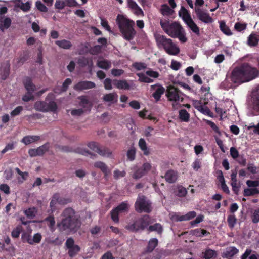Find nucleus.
I'll list each match as a JSON object with an SVG mask.
<instances>
[{"label":"nucleus","instance_id":"29","mask_svg":"<svg viewBox=\"0 0 259 259\" xmlns=\"http://www.w3.org/2000/svg\"><path fill=\"white\" fill-rule=\"evenodd\" d=\"M138 145L140 149L143 152L144 155L147 156L150 154L149 149L147 147V143L144 139H140Z\"/></svg>","mask_w":259,"mask_h":259},{"label":"nucleus","instance_id":"7","mask_svg":"<svg viewBox=\"0 0 259 259\" xmlns=\"http://www.w3.org/2000/svg\"><path fill=\"white\" fill-rule=\"evenodd\" d=\"M50 95H52V94H49L45 101H38L35 103L34 107L36 111L42 112H55L57 111L58 107L54 101H50L49 102H47L48 98Z\"/></svg>","mask_w":259,"mask_h":259},{"label":"nucleus","instance_id":"40","mask_svg":"<svg viewBox=\"0 0 259 259\" xmlns=\"http://www.w3.org/2000/svg\"><path fill=\"white\" fill-rule=\"evenodd\" d=\"M210 233L207 230L201 228L196 229L193 231V235L198 237L206 236L208 235H210Z\"/></svg>","mask_w":259,"mask_h":259},{"label":"nucleus","instance_id":"51","mask_svg":"<svg viewBox=\"0 0 259 259\" xmlns=\"http://www.w3.org/2000/svg\"><path fill=\"white\" fill-rule=\"evenodd\" d=\"M76 152L77 153H78L80 154L88 156L89 155H91V157L93 158V156H96V154H92L88 150H87L85 149H82L81 148H78L76 149Z\"/></svg>","mask_w":259,"mask_h":259},{"label":"nucleus","instance_id":"22","mask_svg":"<svg viewBox=\"0 0 259 259\" xmlns=\"http://www.w3.org/2000/svg\"><path fill=\"white\" fill-rule=\"evenodd\" d=\"M164 178L168 183H175L177 179V173L173 170H169L165 173Z\"/></svg>","mask_w":259,"mask_h":259},{"label":"nucleus","instance_id":"20","mask_svg":"<svg viewBox=\"0 0 259 259\" xmlns=\"http://www.w3.org/2000/svg\"><path fill=\"white\" fill-rule=\"evenodd\" d=\"M239 252V250L234 246H231L226 249L223 253L222 256L225 258H231Z\"/></svg>","mask_w":259,"mask_h":259},{"label":"nucleus","instance_id":"2","mask_svg":"<svg viewBox=\"0 0 259 259\" xmlns=\"http://www.w3.org/2000/svg\"><path fill=\"white\" fill-rule=\"evenodd\" d=\"M62 219L57 226L61 231L76 232L81 226V222L75 215V210L71 207L65 208L62 212Z\"/></svg>","mask_w":259,"mask_h":259},{"label":"nucleus","instance_id":"34","mask_svg":"<svg viewBox=\"0 0 259 259\" xmlns=\"http://www.w3.org/2000/svg\"><path fill=\"white\" fill-rule=\"evenodd\" d=\"M196 103L199 104L200 105L196 106V108L202 112L203 114H206V115H209L210 113V109L206 106L203 105L201 101H195V104L196 105Z\"/></svg>","mask_w":259,"mask_h":259},{"label":"nucleus","instance_id":"47","mask_svg":"<svg viewBox=\"0 0 259 259\" xmlns=\"http://www.w3.org/2000/svg\"><path fill=\"white\" fill-rule=\"evenodd\" d=\"M59 199V194L55 193L53 195L52 200L50 203V206L52 210H55L56 204L58 203V200Z\"/></svg>","mask_w":259,"mask_h":259},{"label":"nucleus","instance_id":"53","mask_svg":"<svg viewBox=\"0 0 259 259\" xmlns=\"http://www.w3.org/2000/svg\"><path fill=\"white\" fill-rule=\"evenodd\" d=\"M42 239V236L39 233H36L33 235V237L32 238H31V242L32 244L31 245H33L34 244H38L39 243L41 240Z\"/></svg>","mask_w":259,"mask_h":259},{"label":"nucleus","instance_id":"10","mask_svg":"<svg viewBox=\"0 0 259 259\" xmlns=\"http://www.w3.org/2000/svg\"><path fill=\"white\" fill-rule=\"evenodd\" d=\"M250 105L252 116L259 115V85L255 87L251 92Z\"/></svg>","mask_w":259,"mask_h":259},{"label":"nucleus","instance_id":"24","mask_svg":"<svg viewBox=\"0 0 259 259\" xmlns=\"http://www.w3.org/2000/svg\"><path fill=\"white\" fill-rule=\"evenodd\" d=\"M40 139V137L39 136H24L23 139L21 140V142L25 144L26 145H28L32 143L37 142Z\"/></svg>","mask_w":259,"mask_h":259},{"label":"nucleus","instance_id":"63","mask_svg":"<svg viewBox=\"0 0 259 259\" xmlns=\"http://www.w3.org/2000/svg\"><path fill=\"white\" fill-rule=\"evenodd\" d=\"M126 175L125 171H119L118 169H116L114 171V178L115 179H118L120 177H124Z\"/></svg>","mask_w":259,"mask_h":259},{"label":"nucleus","instance_id":"50","mask_svg":"<svg viewBox=\"0 0 259 259\" xmlns=\"http://www.w3.org/2000/svg\"><path fill=\"white\" fill-rule=\"evenodd\" d=\"M251 218L252 222L256 224L259 222V208L255 209L252 212Z\"/></svg>","mask_w":259,"mask_h":259},{"label":"nucleus","instance_id":"3","mask_svg":"<svg viewBox=\"0 0 259 259\" xmlns=\"http://www.w3.org/2000/svg\"><path fill=\"white\" fill-rule=\"evenodd\" d=\"M160 24L163 30L172 38H178L181 42H186L188 39L185 30L180 23L175 21L170 23L168 20H161Z\"/></svg>","mask_w":259,"mask_h":259},{"label":"nucleus","instance_id":"42","mask_svg":"<svg viewBox=\"0 0 259 259\" xmlns=\"http://www.w3.org/2000/svg\"><path fill=\"white\" fill-rule=\"evenodd\" d=\"M259 194V190L256 188H246L243 191L244 196H250Z\"/></svg>","mask_w":259,"mask_h":259},{"label":"nucleus","instance_id":"18","mask_svg":"<svg viewBox=\"0 0 259 259\" xmlns=\"http://www.w3.org/2000/svg\"><path fill=\"white\" fill-rule=\"evenodd\" d=\"M128 7L132 10L134 11V13L137 15H144V13L142 9L137 5L134 0H127Z\"/></svg>","mask_w":259,"mask_h":259},{"label":"nucleus","instance_id":"1","mask_svg":"<svg viewBox=\"0 0 259 259\" xmlns=\"http://www.w3.org/2000/svg\"><path fill=\"white\" fill-rule=\"evenodd\" d=\"M258 70L248 63H243L234 68L231 72L230 79L235 83L249 81L256 77Z\"/></svg>","mask_w":259,"mask_h":259},{"label":"nucleus","instance_id":"28","mask_svg":"<svg viewBox=\"0 0 259 259\" xmlns=\"http://www.w3.org/2000/svg\"><path fill=\"white\" fill-rule=\"evenodd\" d=\"M179 15L180 17H182L184 22L192 18L188 11L183 6L181 7L179 12Z\"/></svg>","mask_w":259,"mask_h":259},{"label":"nucleus","instance_id":"15","mask_svg":"<svg viewBox=\"0 0 259 259\" xmlns=\"http://www.w3.org/2000/svg\"><path fill=\"white\" fill-rule=\"evenodd\" d=\"M96 84L94 82L91 81H80L75 84L73 89L77 91H81L85 90L94 88Z\"/></svg>","mask_w":259,"mask_h":259},{"label":"nucleus","instance_id":"54","mask_svg":"<svg viewBox=\"0 0 259 259\" xmlns=\"http://www.w3.org/2000/svg\"><path fill=\"white\" fill-rule=\"evenodd\" d=\"M136 149L134 147L131 148L127 152V156L128 159L133 161L135 159Z\"/></svg>","mask_w":259,"mask_h":259},{"label":"nucleus","instance_id":"57","mask_svg":"<svg viewBox=\"0 0 259 259\" xmlns=\"http://www.w3.org/2000/svg\"><path fill=\"white\" fill-rule=\"evenodd\" d=\"M187 191L186 189L180 186L178 188V191L177 192V195L180 197H183L187 194Z\"/></svg>","mask_w":259,"mask_h":259},{"label":"nucleus","instance_id":"58","mask_svg":"<svg viewBox=\"0 0 259 259\" xmlns=\"http://www.w3.org/2000/svg\"><path fill=\"white\" fill-rule=\"evenodd\" d=\"M206 123L207 125H209L211 128L217 134H220V132L219 129V127L217 126V125L212 121L210 120H206Z\"/></svg>","mask_w":259,"mask_h":259},{"label":"nucleus","instance_id":"17","mask_svg":"<svg viewBox=\"0 0 259 259\" xmlns=\"http://www.w3.org/2000/svg\"><path fill=\"white\" fill-rule=\"evenodd\" d=\"M113 84L116 88L119 90H128L131 89V85L125 79L113 80Z\"/></svg>","mask_w":259,"mask_h":259},{"label":"nucleus","instance_id":"6","mask_svg":"<svg viewBox=\"0 0 259 259\" xmlns=\"http://www.w3.org/2000/svg\"><path fill=\"white\" fill-rule=\"evenodd\" d=\"M149 215L145 214L135 220L132 224L126 225L125 228L132 232L144 230L153 221Z\"/></svg>","mask_w":259,"mask_h":259},{"label":"nucleus","instance_id":"41","mask_svg":"<svg viewBox=\"0 0 259 259\" xmlns=\"http://www.w3.org/2000/svg\"><path fill=\"white\" fill-rule=\"evenodd\" d=\"M160 12L163 16H169L172 14L174 11L167 4H163L161 5Z\"/></svg>","mask_w":259,"mask_h":259},{"label":"nucleus","instance_id":"33","mask_svg":"<svg viewBox=\"0 0 259 259\" xmlns=\"http://www.w3.org/2000/svg\"><path fill=\"white\" fill-rule=\"evenodd\" d=\"M97 65L101 69L108 70L111 67V62L107 60L103 59L98 61Z\"/></svg>","mask_w":259,"mask_h":259},{"label":"nucleus","instance_id":"62","mask_svg":"<svg viewBox=\"0 0 259 259\" xmlns=\"http://www.w3.org/2000/svg\"><path fill=\"white\" fill-rule=\"evenodd\" d=\"M36 208L35 207L29 208L25 211V214L29 217H33L35 215Z\"/></svg>","mask_w":259,"mask_h":259},{"label":"nucleus","instance_id":"19","mask_svg":"<svg viewBox=\"0 0 259 259\" xmlns=\"http://www.w3.org/2000/svg\"><path fill=\"white\" fill-rule=\"evenodd\" d=\"M191 30L197 36H200V28L193 21L192 18L185 22Z\"/></svg>","mask_w":259,"mask_h":259},{"label":"nucleus","instance_id":"9","mask_svg":"<svg viewBox=\"0 0 259 259\" xmlns=\"http://www.w3.org/2000/svg\"><path fill=\"white\" fill-rule=\"evenodd\" d=\"M130 205L126 201L119 204L117 207L114 208L110 211L111 218L115 223L119 222V215L121 213H127L130 209Z\"/></svg>","mask_w":259,"mask_h":259},{"label":"nucleus","instance_id":"59","mask_svg":"<svg viewBox=\"0 0 259 259\" xmlns=\"http://www.w3.org/2000/svg\"><path fill=\"white\" fill-rule=\"evenodd\" d=\"M112 82L113 83V81L110 78H106L104 81L105 89L107 90H111L112 89Z\"/></svg>","mask_w":259,"mask_h":259},{"label":"nucleus","instance_id":"56","mask_svg":"<svg viewBox=\"0 0 259 259\" xmlns=\"http://www.w3.org/2000/svg\"><path fill=\"white\" fill-rule=\"evenodd\" d=\"M21 239L23 242H27L28 244H32L31 236L26 233H24L21 236Z\"/></svg>","mask_w":259,"mask_h":259},{"label":"nucleus","instance_id":"11","mask_svg":"<svg viewBox=\"0 0 259 259\" xmlns=\"http://www.w3.org/2000/svg\"><path fill=\"white\" fill-rule=\"evenodd\" d=\"M183 94L179 89L174 86H169L167 89L166 96L169 101H182L183 98Z\"/></svg>","mask_w":259,"mask_h":259},{"label":"nucleus","instance_id":"23","mask_svg":"<svg viewBox=\"0 0 259 259\" xmlns=\"http://www.w3.org/2000/svg\"><path fill=\"white\" fill-rule=\"evenodd\" d=\"M94 166L95 167L100 169L102 171L104 174L105 178H106L108 174L110 173V170L107 165L102 161H97L95 162Z\"/></svg>","mask_w":259,"mask_h":259},{"label":"nucleus","instance_id":"43","mask_svg":"<svg viewBox=\"0 0 259 259\" xmlns=\"http://www.w3.org/2000/svg\"><path fill=\"white\" fill-rule=\"evenodd\" d=\"M71 83H72L71 79L70 78H67L65 79V80L63 83L62 88L59 92L57 91V89H55L54 90V91L56 93H59L60 92H65L68 90L69 85L70 84H71Z\"/></svg>","mask_w":259,"mask_h":259},{"label":"nucleus","instance_id":"60","mask_svg":"<svg viewBox=\"0 0 259 259\" xmlns=\"http://www.w3.org/2000/svg\"><path fill=\"white\" fill-rule=\"evenodd\" d=\"M65 7L64 0H56L55 4L56 9L62 10Z\"/></svg>","mask_w":259,"mask_h":259},{"label":"nucleus","instance_id":"14","mask_svg":"<svg viewBox=\"0 0 259 259\" xmlns=\"http://www.w3.org/2000/svg\"><path fill=\"white\" fill-rule=\"evenodd\" d=\"M50 147L49 143L47 142L36 149H30L28 151V154L31 157H35L37 156H42L46 152L49 151Z\"/></svg>","mask_w":259,"mask_h":259},{"label":"nucleus","instance_id":"61","mask_svg":"<svg viewBox=\"0 0 259 259\" xmlns=\"http://www.w3.org/2000/svg\"><path fill=\"white\" fill-rule=\"evenodd\" d=\"M22 100L24 102H28L30 100H34V96L33 95V93H28L27 91V93L22 97Z\"/></svg>","mask_w":259,"mask_h":259},{"label":"nucleus","instance_id":"38","mask_svg":"<svg viewBox=\"0 0 259 259\" xmlns=\"http://www.w3.org/2000/svg\"><path fill=\"white\" fill-rule=\"evenodd\" d=\"M147 230L149 232L156 231L158 234H161L163 230L162 225L159 223L149 226Z\"/></svg>","mask_w":259,"mask_h":259},{"label":"nucleus","instance_id":"13","mask_svg":"<svg viewBox=\"0 0 259 259\" xmlns=\"http://www.w3.org/2000/svg\"><path fill=\"white\" fill-rule=\"evenodd\" d=\"M195 11L197 17L201 22L208 24L211 23L213 21V18L210 16L209 14L205 12L200 8L195 7Z\"/></svg>","mask_w":259,"mask_h":259},{"label":"nucleus","instance_id":"52","mask_svg":"<svg viewBox=\"0 0 259 259\" xmlns=\"http://www.w3.org/2000/svg\"><path fill=\"white\" fill-rule=\"evenodd\" d=\"M146 175V173L141 168H138L133 174V178L135 179H138Z\"/></svg>","mask_w":259,"mask_h":259},{"label":"nucleus","instance_id":"8","mask_svg":"<svg viewBox=\"0 0 259 259\" xmlns=\"http://www.w3.org/2000/svg\"><path fill=\"white\" fill-rule=\"evenodd\" d=\"M135 209L138 213H149L152 211L151 203L146 200L145 196H139L135 203Z\"/></svg>","mask_w":259,"mask_h":259},{"label":"nucleus","instance_id":"49","mask_svg":"<svg viewBox=\"0 0 259 259\" xmlns=\"http://www.w3.org/2000/svg\"><path fill=\"white\" fill-rule=\"evenodd\" d=\"M35 6L36 8L40 12H47L48 8L40 1H37L35 2Z\"/></svg>","mask_w":259,"mask_h":259},{"label":"nucleus","instance_id":"64","mask_svg":"<svg viewBox=\"0 0 259 259\" xmlns=\"http://www.w3.org/2000/svg\"><path fill=\"white\" fill-rule=\"evenodd\" d=\"M246 185L250 188H256L259 186V181L247 180Z\"/></svg>","mask_w":259,"mask_h":259},{"label":"nucleus","instance_id":"5","mask_svg":"<svg viewBox=\"0 0 259 259\" xmlns=\"http://www.w3.org/2000/svg\"><path fill=\"white\" fill-rule=\"evenodd\" d=\"M155 40L158 46H162L168 54L177 55L180 53L179 48L171 39L167 38L165 36L157 34L155 36Z\"/></svg>","mask_w":259,"mask_h":259},{"label":"nucleus","instance_id":"55","mask_svg":"<svg viewBox=\"0 0 259 259\" xmlns=\"http://www.w3.org/2000/svg\"><path fill=\"white\" fill-rule=\"evenodd\" d=\"M247 25L246 24H242L240 22H237L235 24L234 28L236 30L241 32L246 29Z\"/></svg>","mask_w":259,"mask_h":259},{"label":"nucleus","instance_id":"31","mask_svg":"<svg viewBox=\"0 0 259 259\" xmlns=\"http://www.w3.org/2000/svg\"><path fill=\"white\" fill-rule=\"evenodd\" d=\"M55 44L60 48L64 49H69L72 46L71 42L66 39H62L61 40H57Z\"/></svg>","mask_w":259,"mask_h":259},{"label":"nucleus","instance_id":"45","mask_svg":"<svg viewBox=\"0 0 259 259\" xmlns=\"http://www.w3.org/2000/svg\"><path fill=\"white\" fill-rule=\"evenodd\" d=\"M237 223V219L234 214H230L228 216L227 223L229 227L232 229Z\"/></svg>","mask_w":259,"mask_h":259},{"label":"nucleus","instance_id":"32","mask_svg":"<svg viewBox=\"0 0 259 259\" xmlns=\"http://www.w3.org/2000/svg\"><path fill=\"white\" fill-rule=\"evenodd\" d=\"M220 29L221 31L225 35L230 36L232 35V32L229 27L227 26L226 22L224 21H221L219 22Z\"/></svg>","mask_w":259,"mask_h":259},{"label":"nucleus","instance_id":"26","mask_svg":"<svg viewBox=\"0 0 259 259\" xmlns=\"http://www.w3.org/2000/svg\"><path fill=\"white\" fill-rule=\"evenodd\" d=\"M12 21L9 17L4 18L0 17V30L4 31L5 29H7L10 27Z\"/></svg>","mask_w":259,"mask_h":259},{"label":"nucleus","instance_id":"4","mask_svg":"<svg viewBox=\"0 0 259 259\" xmlns=\"http://www.w3.org/2000/svg\"><path fill=\"white\" fill-rule=\"evenodd\" d=\"M116 22L123 38L127 41L133 40L136 34V31L134 28V21L119 14Z\"/></svg>","mask_w":259,"mask_h":259},{"label":"nucleus","instance_id":"39","mask_svg":"<svg viewBox=\"0 0 259 259\" xmlns=\"http://www.w3.org/2000/svg\"><path fill=\"white\" fill-rule=\"evenodd\" d=\"M179 117L182 121L188 122L190 119V114L185 109H181L179 112Z\"/></svg>","mask_w":259,"mask_h":259},{"label":"nucleus","instance_id":"12","mask_svg":"<svg viewBox=\"0 0 259 259\" xmlns=\"http://www.w3.org/2000/svg\"><path fill=\"white\" fill-rule=\"evenodd\" d=\"M88 146L93 151L98 153L102 156L109 157L112 154L111 150L107 147H100L98 144L95 142H91L88 143Z\"/></svg>","mask_w":259,"mask_h":259},{"label":"nucleus","instance_id":"46","mask_svg":"<svg viewBox=\"0 0 259 259\" xmlns=\"http://www.w3.org/2000/svg\"><path fill=\"white\" fill-rule=\"evenodd\" d=\"M45 221L47 223V225L51 230L54 229L55 224V221L54 216H48L45 219Z\"/></svg>","mask_w":259,"mask_h":259},{"label":"nucleus","instance_id":"16","mask_svg":"<svg viewBox=\"0 0 259 259\" xmlns=\"http://www.w3.org/2000/svg\"><path fill=\"white\" fill-rule=\"evenodd\" d=\"M151 89L155 90V92L152 94V96L154 98L156 102H158L161 98V96L165 92L164 88L160 84L152 85Z\"/></svg>","mask_w":259,"mask_h":259},{"label":"nucleus","instance_id":"25","mask_svg":"<svg viewBox=\"0 0 259 259\" xmlns=\"http://www.w3.org/2000/svg\"><path fill=\"white\" fill-rule=\"evenodd\" d=\"M24 85L28 93H33L36 90V86L30 77H27L23 82Z\"/></svg>","mask_w":259,"mask_h":259},{"label":"nucleus","instance_id":"30","mask_svg":"<svg viewBox=\"0 0 259 259\" xmlns=\"http://www.w3.org/2000/svg\"><path fill=\"white\" fill-rule=\"evenodd\" d=\"M117 94L115 93H112L104 95L103 99L105 102L116 103L117 101Z\"/></svg>","mask_w":259,"mask_h":259},{"label":"nucleus","instance_id":"35","mask_svg":"<svg viewBox=\"0 0 259 259\" xmlns=\"http://www.w3.org/2000/svg\"><path fill=\"white\" fill-rule=\"evenodd\" d=\"M203 257L204 259H211L212 258L216 257L217 256V252L214 250L208 248L203 252Z\"/></svg>","mask_w":259,"mask_h":259},{"label":"nucleus","instance_id":"44","mask_svg":"<svg viewBox=\"0 0 259 259\" xmlns=\"http://www.w3.org/2000/svg\"><path fill=\"white\" fill-rule=\"evenodd\" d=\"M68 249V254L70 257H73L75 256L77 253L80 251V247L78 245H75L74 246L71 247Z\"/></svg>","mask_w":259,"mask_h":259},{"label":"nucleus","instance_id":"27","mask_svg":"<svg viewBox=\"0 0 259 259\" xmlns=\"http://www.w3.org/2000/svg\"><path fill=\"white\" fill-rule=\"evenodd\" d=\"M158 244V240L157 238L151 239L146 248V252L150 253L152 252L154 249L157 246Z\"/></svg>","mask_w":259,"mask_h":259},{"label":"nucleus","instance_id":"48","mask_svg":"<svg viewBox=\"0 0 259 259\" xmlns=\"http://www.w3.org/2000/svg\"><path fill=\"white\" fill-rule=\"evenodd\" d=\"M137 75L139 76V80L141 82L150 83L153 81V79L147 77L143 73H138Z\"/></svg>","mask_w":259,"mask_h":259},{"label":"nucleus","instance_id":"21","mask_svg":"<svg viewBox=\"0 0 259 259\" xmlns=\"http://www.w3.org/2000/svg\"><path fill=\"white\" fill-rule=\"evenodd\" d=\"M77 63L80 66L84 67L88 66L91 69L93 66V62L92 59L84 57L79 58Z\"/></svg>","mask_w":259,"mask_h":259},{"label":"nucleus","instance_id":"37","mask_svg":"<svg viewBox=\"0 0 259 259\" xmlns=\"http://www.w3.org/2000/svg\"><path fill=\"white\" fill-rule=\"evenodd\" d=\"M90 45L89 43L81 44L78 46V53L79 55H85L90 51Z\"/></svg>","mask_w":259,"mask_h":259},{"label":"nucleus","instance_id":"36","mask_svg":"<svg viewBox=\"0 0 259 259\" xmlns=\"http://www.w3.org/2000/svg\"><path fill=\"white\" fill-rule=\"evenodd\" d=\"M259 41L258 35L255 34H250L248 37V44L250 46H256L257 45Z\"/></svg>","mask_w":259,"mask_h":259}]
</instances>
